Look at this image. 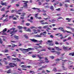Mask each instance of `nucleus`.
<instances>
[{"label": "nucleus", "mask_w": 74, "mask_h": 74, "mask_svg": "<svg viewBox=\"0 0 74 74\" xmlns=\"http://www.w3.org/2000/svg\"><path fill=\"white\" fill-rule=\"evenodd\" d=\"M61 58V59H59L58 58L57 59H56V61H59L60 60H62V58Z\"/></svg>", "instance_id": "obj_43"}, {"label": "nucleus", "mask_w": 74, "mask_h": 74, "mask_svg": "<svg viewBox=\"0 0 74 74\" xmlns=\"http://www.w3.org/2000/svg\"><path fill=\"white\" fill-rule=\"evenodd\" d=\"M34 33L35 34H37L38 32H37V30L35 29H33L32 30Z\"/></svg>", "instance_id": "obj_11"}, {"label": "nucleus", "mask_w": 74, "mask_h": 74, "mask_svg": "<svg viewBox=\"0 0 74 74\" xmlns=\"http://www.w3.org/2000/svg\"><path fill=\"white\" fill-rule=\"evenodd\" d=\"M60 36H61L60 38V39H63V36H62V35H60Z\"/></svg>", "instance_id": "obj_51"}, {"label": "nucleus", "mask_w": 74, "mask_h": 74, "mask_svg": "<svg viewBox=\"0 0 74 74\" xmlns=\"http://www.w3.org/2000/svg\"><path fill=\"white\" fill-rule=\"evenodd\" d=\"M32 42H37V40L34 39H29Z\"/></svg>", "instance_id": "obj_6"}, {"label": "nucleus", "mask_w": 74, "mask_h": 74, "mask_svg": "<svg viewBox=\"0 0 74 74\" xmlns=\"http://www.w3.org/2000/svg\"><path fill=\"white\" fill-rule=\"evenodd\" d=\"M50 58H51V59H54V57L53 56H50Z\"/></svg>", "instance_id": "obj_59"}, {"label": "nucleus", "mask_w": 74, "mask_h": 74, "mask_svg": "<svg viewBox=\"0 0 74 74\" xmlns=\"http://www.w3.org/2000/svg\"><path fill=\"white\" fill-rule=\"evenodd\" d=\"M21 11H22V10L20 9L17 11V12H21Z\"/></svg>", "instance_id": "obj_52"}, {"label": "nucleus", "mask_w": 74, "mask_h": 74, "mask_svg": "<svg viewBox=\"0 0 74 74\" xmlns=\"http://www.w3.org/2000/svg\"><path fill=\"white\" fill-rule=\"evenodd\" d=\"M61 31L62 32H63V33H66H66H71V32L68 31L67 30H65L64 29H62L61 30Z\"/></svg>", "instance_id": "obj_5"}, {"label": "nucleus", "mask_w": 74, "mask_h": 74, "mask_svg": "<svg viewBox=\"0 0 74 74\" xmlns=\"http://www.w3.org/2000/svg\"><path fill=\"white\" fill-rule=\"evenodd\" d=\"M17 61V62H21V60L18 59V58H16Z\"/></svg>", "instance_id": "obj_55"}, {"label": "nucleus", "mask_w": 74, "mask_h": 74, "mask_svg": "<svg viewBox=\"0 0 74 74\" xmlns=\"http://www.w3.org/2000/svg\"><path fill=\"white\" fill-rule=\"evenodd\" d=\"M66 27L67 29H71V30H74V29L73 28L67 26Z\"/></svg>", "instance_id": "obj_14"}, {"label": "nucleus", "mask_w": 74, "mask_h": 74, "mask_svg": "<svg viewBox=\"0 0 74 74\" xmlns=\"http://www.w3.org/2000/svg\"><path fill=\"white\" fill-rule=\"evenodd\" d=\"M37 42H40V43L42 42V40L39 41L37 40Z\"/></svg>", "instance_id": "obj_44"}, {"label": "nucleus", "mask_w": 74, "mask_h": 74, "mask_svg": "<svg viewBox=\"0 0 74 74\" xmlns=\"http://www.w3.org/2000/svg\"><path fill=\"white\" fill-rule=\"evenodd\" d=\"M46 67H47V65L45 66H43L42 67V68H46Z\"/></svg>", "instance_id": "obj_60"}, {"label": "nucleus", "mask_w": 74, "mask_h": 74, "mask_svg": "<svg viewBox=\"0 0 74 74\" xmlns=\"http://www.w3.org/2000/svg\"><path fill=\"white\" fill-rule=\"evenodd\" d=\"M71 67H73V65L69 66V69H71Z\"/></svg>", "instance_id": "obj_53"}, {"label": "nucleus", "mask_w": 74, "mask_h": 74, "mask_svg": "<svg viewBox=\"0 0 74 74\" xmlns=\"http://www.w3.org/2000/svg\"><path fill=\"white\" fill-rule=\"evenodd\" d=\"M45 60H46V61L45 62L46 63H48V62H49V61H48V58H45Z\"/></svg>", "instance_id": "obj_19"}, {"label": "nucleus", "mask_w": 74, "mask_h": 74, "mask_svg": "<svg viewBox=\"0 0 74 74\" xmlns=\"http://www.w3.org/2000/svg\"><path fill=\"white\" fill-rule=\"evenodd\" d=\"M24 37H25V38L27 39V38H28V36H27V35H26V34L24 35Z\"/></svg>", "instance_id": "obj_31"}, {"label": "nucleus", "mask_w": 74, "mask_h": 74, "mask_svg": "<svg viewBox=\"0 0 74 74\" xmlns=\"http://www.w3.org/2000/svg\"><path fill=\"white\" fill-rule=\"evenodd\" d=\"M48 42H49V43H51L52 42V40H48L47 43H48Z\"/></svg>", "instance_id": "obj_29"}, {"label": "nucleus", "mask_w": 74, "mask_h": 74, "mask_svg": "<svg viewBox=\"0 0 74 74\" xmlns=\"http://www.w3.org/2000/svg\"><path fill=\"white\" fill-rule=\"evenodd\" d=\"M10 41L11 42H13V43H16V42H18L17 41L11 40Z\"/></svg>", "instance_id": "obj_21"}, {"label": "nucleus", "mask_w": 74, "mask_h": 74, "mask_svg": "<svg viewBox=\"0 0 74 74\" xmlns=\"http://www.w3.org/2000/svg\"><path fill=\"white\" fill-rule=\"evenodd\" d=\"M50 37L51 38H53L54 37V36L52 35H51Z\"/></svg>", "instance_id": "obj_62"}, {"label": "nucleus", "mask_w": 74, "mask_h": 74, "mask_svg": "<svg viewBox=\"0 0 74 74\" xmlns=\"http://www.w3.org/2000/svg\"><path fill=\"white\" fill-rule=\"evenodd\" d=\"M32 9H33V10H38V11H37L38 12H40L41 10H40V9L38 8H32Z\"/></svg>", "instance_id": "obj_7"}, {"label": "nucleus", "mask_w": 74, "mask_h": 74, "mask_svg": "<svg viewBox=\"0 0 74 74\" xmlns=\"http://www.w3.org/2000/svg\"><path fill=\"white\" fill-rule=\"evenodd\" d=\"M62 61H64V62H62V68H63V70H67V68H66L64 67V62H67V60H64V61L62 60Z\"/></svg>", "instance_id": "obj_2"}, {"label": "nucleus", "mask_w": 74, "mask_h": 74, "mask_svg": "<svg viewBox=\"0 0 74 74\" xmlns=\"http://www.w3.org/2000/svg\"><path fill=\"white\" fill-rule=\"evenodd\" d=\"M4 10H5V8H3L1 9V11H4Z\"/></svg>", "instance_id": "obj_41"}, {"label": "nucleus", "mask_w": 74, "mask_h": 74, "mask_svg": "<svg viewBox=\"0 0 74 74\" xmlns=\"http://www.w3.org/2000/svg\"><path fill=\"white\" fill-rule=\"evenodd\" d=\"M44 61V60H40V62H38L37 63H36V65H38V66H41V64H42V63H43V64H44V63H45V62H43Z\"/></svg>", "instance_id": "obj_3"}, {"label": "nucleus", "mask_w": 74, "mask_h": 74, "mask_svg": "<svg viewBox=\"0 0 74 74\" xmlns=\"http://www.w3.org/2000/svg\"><path fill=\"white\" fill-rule=\"evenodd\" d=\"M5 32H7V28H5L2 31L3 33H5Z\"/></svg>", "instance_id": "obj_18"}, {"label": "nucleus", "mask_w": 74, "mask_h": 74, "mask_svg": "<svg viewBox=\"0 0 74 74\" xmlns=\"http://www.w3.org/2000/svg\"><path fill=\"white\" fill-rule=\"evenodd\" d=\"M17 45H15V44H13L12 46V47H17Z\"/></svg>", "instance_id": "obj_39"}, {"label": "nucleus", "mask_w": 74, "mask_h": 74, "mask_svg": "<svg viewBox=\"0 0 74 74\" xmlns=\"http://www.w3.org/2000/svg\"><path fill=\"white\" fill-rule=\"evenodd\" d=\"M18 29H22V28H23L22 26H18Z\"/></svg>", "instance_id": "obj_35"}, {"label": "nucleus", "mask_w": 74, "mask_h": 74, "mask_svg": "<svg viewBox=\"0 0 74 74\" xmlns=\"http://www.w3.org/2000/svg\"><path fill=\"white\" fill-rule=\"evenodd\" d=\"M23 1V2H25V3H28V2H29V1Z\"/></svg>", "instance_id": "obj_61"}, {"label": "nucleus", "mask_w": 74, "mask_h": 74, "mask_svg": "<svg viewBox=\"0 0 74 74\" xmlns=\"http://www.w3.org/2000/svg\"><path fill=\"white\" fill-rule=\"evenodd\" d=\"M56 11H60V8H59L58 9H56Z\"/></svg>", "instance_id": "obj_46"}, {"label": "nucleus", "mask_w": 74, "mask_h": 74, "mask_svg": "<svg viewBox=\"0 0 74 74\" xmlns=\"http://www.w3.org/2000/svg\"><path fill=\"white\" fill-rule=\"evenodd\" d=\"M12 29L11 28L10 29V30H8L7 31V33H8V32H10V33L12 31Z\"/></svg>", "instance_id": "obj_22"}, {"label": "nucleus", "mask_w": 74, "mask_h": 74, "mask_svg": "<svg viewBox=\"0 0 74 74\" xmlns=\"http://www.w3.org/2000/svg\"><path fill=\"white\" fill-rule=\"evenodd\" d=\"M53 44H54L53 43H50L49 44V46H53Z\"/></svg>", "instance_id": "obj_33"}, {"label": "nucleus", "mask_w": 74, "mask_h": 74, "mask_svg": "<svg viewBox=\"0 0 74 74\" xmlns=\"http://www.w3.org/2000/svg\"><path fill=\"white\" fill-rule=\"evenodd\" d=\"M26 32H31V30H30V29L28 28L27 30H26Z\"/></svg>", "instance_id": "obj_28"}, {"label": "nucleus", "mask_w": 74, "mask_h": 74, "mask_svg": "<svg viewBox=\"0 0 74 74\" xmlns=\"http://www.w3.org/2000/svg\"><path fill=\"white\" fill-rule=\"evenodd\" d=\"M40 51H46V49H44L42 50H40Z\"/></svg>", "instance_id": "obj_47"}, {"label": "nucleus", "mask_w": 74, "mask_h": 74, "mask_svg": "<svg viewBox=\"0 0 74 74\" xmlns=\"http://www.w3.org/2000/svg\"><path fill=\"white\" fill-rule=\"evenodd\" d=\"M13 20H17V18L14 17L13 18Z\"/></svg>", "instance_id": "obj_57"}, {"label": "nucleus", "mask_w": 74, "mask_h": 74, "mask_svg": "<svg viewBox=\"0 0 74 74\" xmlns=\"http://www.w3.org/2000/svg\"><path fill=\"white\" fill-rule=\"evenodd\" d=\"M21 67L22 68H27V66L26 65H23L21 66Z\"/></svg>", "instance_id": "obj_16"}, {"label": "nucleus", "mask_w": 74, "mask_h": 74, "mask_svg": "<svg viewBox=\"0 0 74 74\" xmlns=\"http://www.w3.org/2000/svg\"><path fill=\"white\" fill-rule=\"evenodd\" d=\"M66 1H65V3H70V1L69 0H65Z\"/></svg>", "instance_id": "obj_49"}, {"label": "nucleus", "mask_w": 74, "mask_h": 74, "mask_svg": "<svg viewBox=\"0 0 74 74\" xmlns=\"http://www.w3.org/2000/svg\"><path fill=\"white\" fill-rule=\"evenodd\" d=\"M41 24L42 25H45V24H48V23L47 22H45L43 23H41Z\"/></svg>", "instance_id": "obj_17"}, {"label": "nucleus", "mask_w": 74, "mask_h": 74, "mask_svg": "<svg viewBox=\"0 0 74 74\" xmlns=\"http://www.w3.org/2000/svg\"><path fill=\"white\" fill-rule=\"evenodd\" d=\"M64 5L65 7L66 8L68 7H69V5L67 4H65Z\"/></svg>", "instance_id": "obj_37"}, {"label": "nucleus", "mask_w": 74, "mask_h": 74, "mask_svg": "<svg viewBox=\"0 0 74 74\" xmlns=\"http://www.w3.org/2000/svg\"><path fill=\"white\" fill-rule=\"evenodd\" d=\"M48 25H45L43 27V29H47V28H48Z\"/></svg>", "instance_id": "obj_23"}, {"label": "nucleus", "mask_w": 74, "mask_h": 74, "mask_svg": "<svg viewBox=\"0 0 74 74\" xmlns=\"http://www.w3.org/2000/svg\"><path fill=\"white\" fill-rule=\"evenodd\" d=\"M0 43H1V44H2V43H3V41H2V39H1L0 38Z\"/></svg>", "instance_id": "obj_42"}, {"label": "nucleus", "mask_w": 74, "mask_h": 74, "mask_svg": "<svg viewBox=\"0 0 74 74\" xmlns=\"http://www.w3.org/2000/svg\"><path fill=\"white\" fill-rule=\"evenodd\" d=\"M11 64H13V65H14V66H16V65L15 64H14V63H10L9 64L10 65H11Z\"/></svg>", "instance_id": "obj_32"}, {"label": "nucleus", "mask_w": 74, "mask_h": 74, "mask_svg": "<svg viewBox=\"0 0 74 74\" xmlns=\"http://www.w3.org/2000/svg\"><path fill=\"white\" fill-rule=\"evenodd\" d=\"M59 48L58 47H56V46L54 48V49H56V50H58V51L59 50Z\"/></svg>", "instance_id": "obj_24"}, {"label": "nucleus", "mask_w": 74, "mask_h": 74, "mask_svg": "<svg viewBox=\"0 0 74 74\" xmlns=\"http://www.w3.org/2000/svg\"><path fill=\"white\" fill-rule=\"evenodd\" d=\"M12 32H10V34H12L11 35V36H12V35H14V30H15V28H12Z\"/></svg>", "instance_id": "obj_4"}, {"label": "nucleus", "mask_w": 74, "mask_h": 74, "mask_svg": "<svg viewBox=\"0 0 74 74\" xmlns=\"http://www.w3.org/2000/svg\"><path fill=\"white\" fill-rule=\"evenodd\" d=\"M26 26H30V23H27L25 24Z\"/></svg>", "instance_id": "obj_40"}, {"label": "nucleus", "mask_w": 74, "mask_h": 74, "mask_svg": "<svg viewBox=\"0 0 74 74\" xmlns=\"http://www.w3.org/2000/svg\"><path fill=\"white\" fill-rule=\"evenodd\" d=\"M19 50L20 51H29V50H32V48H29L28 49H25L22 48L19 49Z\"/></svg>", "instance_id": "obj_1"}, {"label": "nucleus", "mask_w": 74, "mask_h": 74, "mask_svg": "<svg viewBox=\"0 0 74 74\" xmlns=\"http://www.w3.org/2000/svg\"><path fill=\"white\" fill-rule=\"evenodd\" d=\"M36 36L37 37H41V35H36Z\"/></svg>", "instance_id": "obj_50"}, {"label": "nucleus", "mask_w": 74, "mask_h": 74, "mask_svg": "<svg viewBox=\"0 0 74 74\" xmlns=\"http://www.w3.org/2000/svg\"><path fill=\"white\" fill-rule=\"evenodd\" d=\"M44 20L40 21L39 22H40V23H41V22H44Z\"/></svg>", "instance_id": "obj_63"}, {"label": "nucleus", "mask_w": 74, "mask_h": 74, "mask_svg": "<svg viewBox=\"0 0 74 74\" xmlns=\"http://www.w3.org/2000/svg\"><path fill=\"white\" fill-rule=\"evenodd\" d=\"M63 28L61 27H60L58 28V29H59V30H62V29H63Z\"/></svg>", "instance_id": "obj_36"}, {"label": "nucleus", "mask_w": 74, "mask_h": 74, "mask_svg": "<svg viewBox=\"0 0 74 74\" xmlns=\"http://www.w3.org/2000/svg\"><path fill=\"white\" fill-rule=\"evenodd\" d=\"M72 18H66V20H71Z\"/></svg>", "instance_id": "obj_48"}, {"label": "nucleus", "mask_w": 74, "mask_h": 74, "mask_svg": "<svg viewBox=\"0 0 74 74\" xmlns=\"http://www.w3.org/2000/svg\"><path fill=\"white\" fill-rule=\"evenodd\" d=\"M67 47H66L64 46H63V49L64 50V51H66V50H67Z\"/></svg>", "instance_id": "obj_10"}, {"label": "nucleus", "mask_w": 74, "mask_h": 74, "mask_svg": "<svg viewBox=\"0 0 74 74\" xmlns=\"http://www.w3.org/2000/svg\"><path fill=\"white\" fill-rule=\"evenodd\" d=\"M55 43V44H56V45H59V43L58 42L56 41Z\"/></svg>", "instance_id": "obj_54"}, {"label": "nucleus", "mask_w": 74, "mask_h": 74, "mask_svg": "<svg viewBox=\"0 0 74 74\" xmlns=\"http://www.w3.org/2000/svg\"><path fill=\"white\" fill-rule=\"evenodd\" d=\"M37 56H38V57H39V59H43V57H40V56L38 55Z\"/></svg>", "instance_id": "obj_38"}, {"label": "nucleus", "mask_w": 74, "mask_h": 74, "mask_svg": "<svg viewBox=\"0 0 74 74\" xmlns=\"http://www.w3.org/2000/svg\"><path fill=\"white\" fill-rule=\"evenodd\" d=\"M47 49H49V50H50V51H54L55 50V49L51 47H48Z\"/></svg>", "instance_id": "obj_8"}, {"label": "nucleus", "mask_w": 74, "mask_h": 74, "mask_svg": "<svg viewBox=\"0 0 74 74\" xmlns=\"http://www.w3.org/2000/svg\"><path fill=\"white\" fill-rule=\"evenodd\" d=\"M39 48V47H37V46H35L34 47L35 49H38Z\"/></svg>", "instance_id": "obj_58"}, {"label": "nucleus", "mask_w": 74, "mask_h": 74, "mask_svg": "<svg viewBox=\"0 0 74 74\" xmlns=\"http://www.w3.org/2000/svg\"><path fill=\"white\" fill-rule=\"evenodd\" d=\"M14 38H16L17 40H18V39H19V36H16V35H14Z\"/></svg>", "instance_id": "obj_13"}, {"label": "nucleus", "mask_w": 74, "mask_h": 74, "mask_svg": "<svg viewBox=\"0 0 74 74\" xmlns=\"http://www.w3.org/2000/svg\"><path fill=\"white\" fill-rule=\"evenodd\" d=\"M42 12H47V10H44V9H42Z\"/></svg>", "instance_id": "obj_30"}, {"label": "nucleus", "mask_w": 74, "mask_h": 74, "mask_svg": "<svg viewBox=\"0 0 74 74\" xmlns=\"http://www.w3.org/2000/svg\"><path fill=\"white\" fill-rule=\"evenodd\" d=\"M24 29H25V32H26V30H26V29H27V27H23Z\"/></svg>", "instance_id": "obj_45"}, {"label": "nucleus", "mask_w": 74, "mask_h": 74, "mask_svg": "<svg viewBox=\"0 0 74 74\" xmlns=\"http://www.w3.org/2000/svg\"><path fill=\"white\" fill-rule=\"evenodd\" d=\"M56 74H64L63 73H57Z\"/></svg>", "instance_id": "obj_64"}, {"label": "nucleus", "mask_w": 74, "mask_h": 74, "mask_svg": "<svg viewBox=\"0 0 74 74\" xmlns=\"http://www.w3.org/2000/svg\"><path fill=\"white\" fill-rule=\"evenodd\" d=\"M50 8L51 10H54L53 6H51Z\"/></svg>", "instance_id": "obj_34"}, {"label": "nucleus", "mask_w": 74, "mask_h": 74, "mask_svg": "<svg viewBox=\"0 0 74 74\" xmlns=\"http://www.w3.org/2000/svg\"><path fill=\"white\" fill-rule=\"evenodd\" d=\"M30 28L32 29H37V27H35V26H32L30 27Z\"/></svg>", "instance_id": "obj_20"}, {"label": "nucleus", "mask_w": 74, "mask_h": 74, "mask_svg": "<svg viewBox=\"0 0 74 74\" xmlns=\"http://www.w3.org/2000/svg\"><path fill=\"white\" fill-rule=\"evenodd\" d=\"M1 4L2 5H7V4H6V3L5 2V3H1Z\"/></svg>", "instance_id": "obj_26"}, {"label": "nucleus", "mask_w": 74, "mask_h": 74, "mask_svg": "<svg viewBox=\"0 0 74 74\" xmlns=\"http://www.w3.org/2000/svg\"><path fill=\"white\" fill-rule=\"evenodd\" d=\"M69 55H72V56H74V53H69Z\"/></svg>", "instance_id": "obj_25"}, {"label": "nucleus", "mask_w": 74, "mask_h": 74, "mask_svg": "<svg viewBox=\"0 0 74 74\" xmlns=\"http://www.w3.org/2000/svg\"><path fill=\"white\" fill-rule=\"evenodd\" d=\"M24 16H25V15H21L20 18L21 19H24Z\"/></svg>", "instance_id": "obj_12"}, {"label": "nucleus", "mask_w": 74, "mask_h": 74, "mask_svg": "<svg viewBox=\"0 0 74 74\" xmlns=\"http://www.w3.org/2000/svg\"><path fill=\"white\" fill-rule=\"evenodd\" d=\"M42 34H43V36H46V35L45 34H44L42 33H41L40 34V36H42Z\"/></svg>", "instance_id": "obj_56"}, {"label": "nucleus", "mask_w": 74, "mask_h": 74, "mask_svg": "<svg viewBox=\"0 0 74 74\" xmlns=\"http://www.w3.org/2000/svg\"><path fill=\"white\" fill-rule=\"evenodd\" d=\"M24 7H25V8H27V4L26 3H24Z\"/></svg>", "instance_id": "obj_9"}, {"label": "nucleus", "mask_w": 74, "mask_h": 74, "mask_svg": "<svg viewBox=\"0 0 74 74\" xmlns=\"http://www.w3.org/2000/svg\"><path fill=\"white\" fill-rule=\"evenodd\" d=\"M44 19H45V20H47V19H50V17H48L46 18H43Z\"/></svg>", "instance_id": "obj_27"}, {"label": "nucleus", "mask_w": 74, "mask_h": 74, "mask_svg": "<svg viewBox=\"0 0 74 74\" xmlns=\"http://www.w3.org/2000/svg\"><path fill=\"white\" fill-rule=\"evenodd\" d=\"M11 70L10 69L7 72V73L8 74H10V73H11Z\"/></svg>", "instance_id": "obj_15"}]
</instances>
